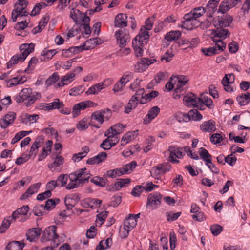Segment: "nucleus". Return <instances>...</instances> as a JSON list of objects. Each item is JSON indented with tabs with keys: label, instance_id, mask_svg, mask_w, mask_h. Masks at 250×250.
I'll list each match as a JSON object with an SVG mask.
<instances>
[{
	"label": "nucleus",
	"instance_id": "obj_63",
	"mask_svg": "<svg viewBox=\"0 0 250 250\" xmlns=\"http://www.w3.org/2000/svg\"><path fill=\"white\" fill-rule=\"evenodd\" d=\"M43 205H38L33 208V212L36 216H41L43 215Z\"/></svg>",
	"mask_w": 250,
	"mask_h": 250
},
{
	"label": "nucleus",
	"instance_id": "obj_39",
	"mask_svg": "<svg viewBox=\"0 0 250 250\" xmlns=\"http://www.w3.org/2000/svg\"><path fill=\"white\" fill-rule=\"evenodd\" d=\"M168 150L170 153V155H172L173 157L175 156L178 158H181L184 155L183 152L182 148L181 147L170 146Z\"/></svg>",
	"mask_w": 250,
	"mask_h": 250
},
{
	"label": "nucleus",
	"instance_id": "obj_60",
	"mask_svg": "<svg viewBox=\"0 0 250 250\" xmlns=\"http://www.w3.org/2000/svg\"><path fill=\"white\" fill-rule=\"evenodd\" d=\"M41 185V183H37L33 184L31 185L26 190L29 192V194H30V195L31 196L34 193L38 192Z\"/></svg>",
	"mask_w": 250,
	"mask_h": 250
},
{
	"label": "nucleus",
	"instance_id": "obj_28",
	"mask_svg": "<svg viewBox=\"0 0 250 250\" xmlns=\"http://www.w3.org/2000/svg\"><path fill=\"white\" fill-rule=\"evenodd\" d=\"M64 163V159L62 156H57L53 162L48 164V167L50 169H53L52 170H56L62 165Z\"/></svg>",
	"mask_w": 250,
	"mask_h": 250
},
{
	"label": "nucleus",
	"instance_id": "obj_47",
	"mask_svg": "<svg viewBox=\"0 0 250 250\" xmlns=\"http://www.w3.org/2000/svg\"><path fill=\"white\" fill-rule=\"evenodd\" d=\"M59 79V76L57 72L53 73L45 81V85L48 87L55 83Z\"/></svg>",
	"mask_w": 250,
	"mask_h": 250
},
{
	"label": "nucleus",
	"instance_id": "obj_15",
	"mask_svg": "<svg viewBox=\"0 0 250 250\" xmlns=\"http://www.w3.org/2000/svg\"><path fill=\"white\" fill-rule=\"evenodd\" d=\"M219 0H210L205 8L209 18H212V15L217 10Z\"/></svg>",
	"mask_w": 250,
	"mask_h": 250
},
{
	"label": "nucleus",
	"instance_id": "obj_3",
	"mask_svg": "<svg viewBox=\"0 0 250 250\" xmlns=\"http://www.w3.org/2000/svg\"><path fill=\"white\" fill-rule=\"evenodd\" d=\"M31 94L32 89L31 88L23 89L15 98L17 103H19L25 101V105L26 106H29L41 97V94L39 93H36L35 95H31Z\"/></svg>",
	"mask_w": 250,
	"mask_h": 250
},
{
	"label": "nucleus",
	"instance_id": "obj_35",
	"mask_svg": "<svg viewBox=\"0 0 250 250\" xmlns=\"http://www.w3.org/2000/svg\"><path fill=\"white\" fill-rule=\"evenodd\" d=\"M131 182L129 178L120 179L119 180L114 183L113 190H119L121 188L126 187Z\"/></svg>",
	"mask_w": 250,
	"mask_h": 250
},
{
	"label": "nucleus",
	"instance_id": "obj_7",
	"mask_svg": "<svg viewBox=\"0 0 250 250\" xmlns=\"http://www.w3.org/2000/svg\"><path fill=\"white\" fill-rule=\"evenodd\" d=\"M115 36L117 43L120 47H124L126 45V43L129 41V34L125 33L122 30H118L115 32Z\"/></svg>",
	"mask_w": 250,
	"mask_h": 250
},
{
	"label": "nucleus",
	"instance_id": "obj_46",
	"mask_svg": "<svg viewBox=\"0 0 250 250\" xmlns=\"http://www.w3.org/2000/svg\"><path fill=\"white\" fill-rule=\"evenodd\" d=\"M212 41L215 43V46L218 52H222L226 48V44L220 39L212 37Z\"/></svg>",
	"mask_w": 250,
	"mask_h": 250
},
{
	"label": "nucleus",
	"instance_id": "obj_38",
	"mask_svg": "<svg viewBox=\"0 0 250 250\" xmlns=\"http://www.w3.org/2000/svg\"><path fill=\"white\" fill-rule=\"evenodd\" d=\"M138 134V130H136L131 132H128L125 135L123 136L121 140L122 145L126 144L128 142L131 140L132 138H134L135 136Z\"/></svg>",
	"mask_w": 250,
	"mask_h": 250
},
{
	"label": "nucleus",
	"instance_id": "obj_6",
	"mask_svg": "<svg viewBox=\"0 0 250 250\" xmlns=\"http://www.w3.org/2000/svg\"><path fill=\"white\" fill-rule=\"evenodd\" d=\"M97 104L91 101H85L81 102L75 104L73 107L72 114L74 117L78 116L82 110H84L87 108L95 107Z\"/></svg>",
	"mask_w": 250,
	"mask_h": 250
},
{
	"label": "nucleus",
	"instance_id": "obj_62",
	"mask_svg": "<svg viewBox=\"0 0 250 250\" xmlns=\"http://www.w3.org/2000/svg\"><path fill=\"white\" fill-rule=\"evenodd\" d=\"M60 186L57 180H51L48 182L46 186L47 191H50L51 192L53 191L56 187Z\"/></svg>",
	"mask_w": 250,
	"mask_h": 250
},
{
	"label": "nucleus",
	"instance_id": "obj_54",
	"mask_svg": "<svg viewBox=\"0 0 250 250\" xmlns=\"http://www.w3.org/2000/svg\"><path fill=\"white\" fill-rule=\"evenodd\" d=\"M38 62V59L36 57H32L30 61L29 62L28 67L24 70L25 72L27 73H30V71L33 70L36 64Z\"/></svg>",
	"mask_w": 250,
	"mask_h": 250
},
{
	"label": "nucleus",
	"instance_id": "obj_9",
	"mask_svg": "<svg viewBox=\"0 0 250 250\" xmlns=\"http://www.w3.org/2000/svg\"><path fill=\"white\" fill-rule=\"evenodd\" d=\"M233 20V17L228 14L224 15L223 17H218L217 21H216L214 22V26L221 27H228L232 22Z\"/></svg>",
	"mask_w": 250,
	"mask_h": 250
},
{
	"label": "nucleus",
	"instance_id": "obj_49",
	"mask_svg": "<svg viewBox=\"0 0 250 250\" xmlns=\"http://www.w3.org/2000/svg\"><path fill=\"white\" fill-rule=\"evenodd\" d=\"M102 89H103L102 87H101L100 83H98L89 87L88 90L86 92V94L87 95L97 94Z\"/></svg>",
	"mask_w": 250,
	"mask_h": 250
},
{
	"label": "nucleus",
	"instance_id": "obj_27",
	"mask_svg": "<svg viewBox=\"0 0 250 250\" xmlns=\"http://www.w3.org/2000/svg\"><path fill=\"white\" fill-rule=\"evenodd\" d=\"M25 246L23 241H14L10 242L6 247V250H22Z\"/></svg>",
	"mask_w": 250,
	"mask_h": 250
},
{
	"label": "nucleus",
	"instance_id": "obj_26",
	"mask_svg": "<svg viewBox=\"0 0 250 250\" xmlns=\"http://www.w3.org/2000/svg\"><path fill=\"white\" fill-rule=\"evenodd\" d=\"M138 102V97L132 96L128 103L125 107V112L127 114L130 112L133 108H134L136 107Z\"/></svg>",
	"mask_w": 250,
	"mask_h": 250
},
{
	"label": "nucleus",
	"instance_id": "obj_53",
	"mask_svg": "<svg viewBox=\"0 0 250 250\" xmlns=\"http://www.w3.org/2000/svg\"><path fill=\"white\" fill-rule=\"evenodd\" d=\"M201 51L206 56H208L219 53L216 47H209L208 48H204L201 49Z\"/></svg>",
	"mask_w": 250,
	"mask_h": 250
},
{
	"label": "nucleus",
	"instance_id": "obj_8",
	"mask_svg": "<svg viewBox=\"0 0 250 250\" xmlns=\"http://www.w3.org/2000/svg\"><path fill=\"white\" fill-rule=\"evenodd\" d=\"M16 115L13 112H9L6 114L0 121V127L5 129L7 128L10 125L12 124L15 119Z\"/></svg>",
	"mask_w": 250,
	"mask_h": 250
},
{
	"label": "nucleus",
	"instance_id": "obj_12",
	"mask_svg": "<svg viewBox=\"0 0 250 250\" xmlns=\"http://www.w3.org/2000/svg\"><path fill=\"white\" fill-rule=\"evenodd\" d=\"M42 230L39 228L30 229L26 233L27 240L30 242H35L41 234Z\"/></svg>",
	"mask_w": 250,
	"mask_h": 250
},
{
	"label": "nucleus",
	"instance_id": "obj_18",
	"mask_svg": "<svg viewBox=\"0 0 250 250\" xmlns=\"http://www.w3.org/2000/svg\"><path fill=\"white\" fill-rule=\"evenodd\" d=\"M149 59L143 58L141 61L135 65L134 71L137 72H142L146 70L148 66L151 64Z\"/></svg>",
	"mask_w": 250,
	"mask_h": 250
},
{
	"label": "nucleus",
	"instance_id": "obj_44",
	"mask_svg": "<svg viewBox=\"0 0 250 250\" xmlns=\"http://www.w3.org/2000/svg\"><path fill=\"white\" fill-rule=\"evenodd\" d=\"M181 36V33L179 31H172L167 33L165 39L168 41H172L177 40Z\"/></svg>",
	"mask_w": 250,
	"mask_h": 250
},
{
	"label": "nucleus",
	"instance_id": "obj_19",
	"mask_svg": "<svg viewBox=\"0 0 250 250\" xmlns=\"http://www.w3.org/2000/svg\"><path fill=\"white\" fill-rule=\"evenodd\" d=\"M106 157V153L102 152L99 153L97 155L88 159L87 160L86 163L89 165L98 164L105 160Z\"/></svg>",
	"mask_w": 250,
	"mask_h": 250
},
{
	"label": "nucleus",
	"instance_id": "obj_50",
	"mask_svg": "<svg viewBox=\"0 0 250 250\" xmlns=\"http://www.w3.org/2000/svg\"><path fill=\"white\" fill-rule=\"evenodd\" d=\"M47 5L44 2H41L36 4L30 14L31 16H34L39 14L41 10L45 8Z\"/></svg>",
	"mask_w": 250,
	"mask_h": 250
},
{
	"label": "nucleus",
	"instance_id": "obj_55",
	"mask_svg": "<svg viewBox=\"0 0 250 250\" xmlns=\"http://www.w3.org/2000/svg\"><path fill=\"white\" fill-rule=\"evenodd\" d=\"M174 56V54L172 53L171 50H168L167 52L163 55V56L161 57V60L162 62H170L173 57Z\"/></svg>",
	"mask_w": 250,
	"mask_h": 250
},
{
	"label": "nucleus",
	"instance_id": "obj_16",
	"mask_svg": "<svg viewBox=\"0 0 250 250\" xmlns=\"http://www.w3.org/2000/svg\"><path fill=\"white\" fill-rule=\"evenodd\" d=\"M200 129L205 132H213L216 129L215 122L209 120L204 122L200 126Z\"/></svg>",
	"mask_w": 250,
	"mask_h": 250
},
{
	"label": "nucleus",
	"instance_id": "obj_41",
	"mask_svg": "<svg viewBox=\"0 0 250 250\" xmlns=\"http://www.w3.org/2000/svg\"><path fill=\"white\" fill-rule=\"evenodd\" d=\"M104 111L101 110L94 112L91 114V119L96 120L101 125L104 121Z\"/></svg>",
	"mask_w": 250,
	"mask_h": 250
},
{
	"label": "nucleus",
	"instance_id": "obj_31",
	"mask_svg": "<svg viewBox=\"0 0 250 250\" xmlns=\"http://www.w3.org/2000/svg\"><path fill=\"white\" fill-rule=\"evenodd\" d=\"M82 152L73 154L72 160L74 162H79L83 158L85 157L89 151V148L88 146H84L82 148Z\"/></svg>",
	"mask_w": 250,
	"mask_h": 250
},
{
	"label": "nucleus",
	"instance_id": "obj_52",
	"mask_svg": "<svg viewBox=\"0 0 250 250\" xmlns=\"http://www.w3.org/2000/svg\"><path fill=\"white\" fill-rule=\"evenodd\" d=\"M192 112H188V113H181L179 115V119L178 120L179 122H188L191 120V117H193Z\"/></svg>",
	"mask_w": 250,
	"mask_h": 250
},
{
	"label": "nucleus",
	"instance_id": "obj_30",
	"mask_svg": "<svg viewBox=\"0 0 250 250\" xmlns=\"http://www.w3.org/2000/svg\"><path fill=\"white\" fill-rule=\"evenodd\" d=\"M236 100L240 106L247 105L250 102V93H242L237 97Z\"/></svg>",
	"mask_w": 250,
	"mask_h": 250
},
{
	"label": "nucleus",
	"instance_id": "obj_17",
	"mask_svg": "<svg viewBox=\"0 0 250 250\" xmlns=\"http://www.w3.org/2000/svg\"><path fill=\"white\" fill-rule=\"evenodd\" d=\"M127 16L126 14L123 13L118 14L115 17L114 21V25L115 27L122 28L126 27L127 25L126 19Z\"/></svg>",
	"mask_w": 250,
	"mask_h": 250
},
{
	"label": "nucleus",
	"instance_id": "obj_59",
	"mask_svg": "<svg viewBox=\"0 0 250 250\" xmlns=\"http://www.w3.org/2000/svg\"><path fill=\"white\" fill-rule=\"evenodd\" d=\"M181 214V212H178L175 213L172 212V211L167 212L166 216L167 220L169 222L174 221L180 216Z\"/></svg>",
	"mask_w": 250,
	"mask_h": 250
},
{
	"label": "nucleus",
	"instance_id": "obj_23",
	"mask_svg": "<svg viewBox=\"0 0 250 250\" xmlns=\"http://www.w3.org/2000/svg\"><path fill=\"white\" fill-rule=\"evenodd\" d=\"M216 29L213 30L212 34H214V37L215 38L218 39L221 38H226L229 36V33L228 29L223 28L224 27H221L219 26L216 27Z\"/></svg>",
	"mask_w": 250,
	"mask_h": 250
},
{
	"label": "nucleus",
	"instance_id": "obj_11",
	"mask_svg": "<svg viewBox=\"0 0 250 250\" xmlns=\"http://www.w3.org/2000/svg\"><path fill=\"white\" fill-rule=\"evenodd\" d=\"M136 224L137 221L134 218H131L129 216L125 220L124 222V229L125 230V232L123 236L124 238H125L128 236L129 232L136 226Z\"/></svg>",
	"mask_w": 250,
	"mask_h": 250
},
{
	"label": "nucleus",
	"instance_id": "obj_4",
	"mask_svg": "<svg viewBox=\"0 0 250 250\" xmlns=\"http://www.w3.org/2000/svg\"><path fill=\"white\" fill-rule=\"evenodd\" d=\"M56 229L57 227L54 225L49 226L46 228L41 237V241L45 242L53 241L54 243H56V240L58 238V235L56 233Z\"/></svg>",
	"mask_w": 250,
	"mask_h": 250
},
{
	"label": "nucleus",
	"instance_id": "obj_14",
	"mask_svg": "<svg viewBox=\"0 0 250 250\" xmlns=\"http://www.w3.org/2000/svg\"><path fill=\"white\" fill-rule=\"evenodd\" d=\"M199 100H200L199 97H197L192 93H188L183 97V102L185 104L188 106H196Z\"/></svg>",
	"mask_w": 250,
	"mask_h": 250
},
{
	"label": "nucleus",
	"instance_id": "obj_51",
	"mask_svg": "<svg viewBox=\"0 0 250 250\" xmlns=\"http://www.w3.org/2000/svg\"><path fill=\"white\" fill-rule=\"evenodd\" d=\"M151 175L154 177L155 179H158L160 177V175L164 174L162 172V168L160 166L158 165L157 166L154 167L151 171H150Z\"/></svg>",
	"mask_w": 250,
	"mask_h": 250
},
{
	"label": "nucleus",
	"instance_id": "obj_21",
	"mask_svg": "<svg viewBox=\"0 0 250 250\" xmlns=\"http://www.w3.org/2000/svg\"><path fill=\"white\" fill-rule=\"evenodd\" d=\"M85 44H83L81 46L70 47L68 49H63L62 50V54H67L66 57H70L72 55L78 53L80 51L83 50H88V48H85Z\"/></svg>",
	"mask_w": 250,
	"mask_h": 250
},
{
	"label": "nucleus",
	"instance_id": "obj_1",
	"mask_svg": "<svg viewBox=\"0 0 250 250\" xmlns=\"http://www.w3.org/2000/svg\"><path fill=\"white\" fill-rule=\"evenodd\" d=\"M90 176L86 168H83L70 173L68 176L67 174H61L57 181L61 183V187L66 186V188L70 190L82 187L85 182H88Z\"/></svg>",
	"mask_w": 250,
	"mask_h": 250
},
{
	"label": "nucleus",
	"instance_id": "obj_56",
	"mask_svg": "<svg viewBox=\"0 0 250 250\" xmlns=\"http://www.w3.org/2000/svg\"><path fill=\"white\" fill-rule=\"evenodd\" d=\"M210 229L214 236H217L222 231L223 227L220 225L214 224L210 226Z\"/></svg>",
	"mask_w": 250,
	"mask_h": 250
},
{
	"label": "nucleus",
	"instance_id": "obj_40",
	"mask_svg": "<svg viewBox=\"0 0 250 250\" xmlns=\"http://www.w3.org/2000/svg\"><path fill=\"white\" fill-rule=\"evenodd\" d=\"M83 14L78 9H72L70 12V16L72 18L76 24H78L79 19L82 18Z\"/></svg>",
	"mask_w": 250,
	"mask_h": 250
},
{
	"label": "nucleus",
	"instance_id": "obj_29",
	"mask_svg": "<svg viewBox=\"0 0 250 250\" xmlns=\"http://www.w3.org/2000/svg\"><path fill=\"white\" fill-rule=\"evenodd\" d=\"M112 139H110V137L106 138L100 145V147L104 150H109L114 146L119 141L118 137H116V142H113Z\"/></svg>",
	"mask_w": 250,
	"mask_h": 250
},
{
	"label": "nucleus",
	"instance_id": "obj_5",
	"mask_svg": "<svg viewBox=\"0 0 250 250\" xmlns=\"http://www.w3.org/2000/svg\"><path fill=\"white\" fill-rule=\"evenodd\" d=\"M162 196L159 192H154L149 194L147 197L146 207L152 209L157 208L161 203Z\"/></svg>",
	"mask_w": 250,
	"mask_h": 250
},
{
	"label": "nucleus",
	"instance_id": "obj_58",
	"mask_svg": "<svg viewBox=\"0 0 250 250\" xmlns=\"http://www.w3.org/2000/svg\"><path fill=\"white\" fill-rule=\"evenodd\" d=\"M210 140L212 144L216 145L223 140V137L219 133H214L210 136Z\"/></svg>",
	"mask_w": 250,
	"mask_h": 250
},
{
	"label": "nucleus",
	"instance_id": "obj_32",
	"mask_svg": "<svg viewBox=\"0 0 250 250\" xmlns=\"http://www.w3.org/2000/svg\"><path fill=\"white\" fill-rule=\"evenodd\" d=\"M199 153L201 158L206 162V165L211 163L212 156L207 149L201 147L199 149Z\"/></svg>",
	"mask_w": 250,
	"mask_h": 250
},
{
	"label": "nucleus",
	"instance_id": "obj_20",
	"mask_svg": "<svg viewBox=\"0 0 250 250\" xmlns=\"http://www.w3.org/2000/svg\"><path fill=\"white\" fill-rule=\"evenodd\" d=\"M145 43L137 41L136 39H134L132 41V47L134 50L135 54L137 57H141L143 54V47Z\"/></svg>",
	"mask_w": 250,
	"mask_h": 250
},
{
	"label": "nucleus",
	"instance_id": "obj_43",
	"mask_svg": "<svg viewBox=\"0 0 250 250\" xmlns=\"http://www.w3.org/2000/svg\"><path fill=\"white\" fill-rule=\"evenodd\" d=\"M60 202L59 198H54L48 199L46 201V204L43 205L44 210H49L51 208H53L55 207L56 205L58 204Z\"/></svg>",
	"mask_w": 250,
	"mask_h": 250
},
{
	"label": "nucleus",
	"instance_id": "obj_33",
	"mask_svg": "<svg viewBox=\"0 0 250 250\" xmlns=\"http://www.w3.org/2000/svg\"><path fill=\"white\" fill-rule=\"evenodd\" d=\"M75 74L74 73H68L61 78V82L57 83V87H62L64 85L70 83L75 77Z\"/></svg>",
	"mask_w": 250,
	"mask_h": 250
},
{
	"label": "nucleus",
	"instance_id": "obj_25",
	"mask_svg": "<svg viewBox=\"0 0 250 250\" xmlns=\"http://www.w3.org/2000/svg\"><path fill=\"white\" fill-rule=\"evenodd\" d=\"M148 30L145 26H142L139 34L134 39H136L137 41H139L140 42L146 44V41L149 38Z\"/></svg>",
	"mask_w": 250,
	"mask_h": 250
},
{
	"label": "nucleus",
	"instance_id": "obj_57",
	"mask_svg": "<svg viewBox=\"0 0 250 250\" xmlns=\"http://www.w3.org/2000/svg\"><path fill=\"white\" fill-rule=\"evenodd\" d=\"M145 190V187L141 185L135 187L131 192V194L134 197H139L141 193Z\"/></svg>",
	"mask_w": 250,
	"mask_h": 250
},
{
	"label": "nucleus",
	"instance_id": "obj_10",
	"mask_svg": "<svg viewBox=\"0 0 250 250\" xmlns=\"http://www.w3.org/2000/svg\"><path fill=\"white\" fill-rule=\"evenodd\" d=\"M185 21L182 22L181 27L183 28L186 29L188 30H192L194 28L197 27L199 26V22L195 19L190 17L189 19L186 18V14L183 17Z\"/></svg>",
	"mask_w": 250,
	"mask_h": 250
},
{
	"label": "nucleus",
	"instance_id": "obj_37",
	"mask_svg": "<svg viewBox=\"0 0 250 250\" xmlns=\"http://www.w3.org/2000/svg\"><path fill=\"white\" fill-rule=\"evenodd\" d=\"M81 199V195L78 193H72L67 195L65 198V201L66 203H70L75 205L78 203Z\"/></svg>",
	"mask_w": 250,
	"mask_h": 250
},
{
	"label": "nucleus",
	"instance_id": "obj_34",
	"mask_svg": "<svg viewBox=\"0 0 250 250\" xmlns=\"http://www.w3.org/2000/svg\"><path fill=\"white\" fill-rule=\"evenodd\" d=\"M176 78L178 80V83L175 91V93H180L181 92L182 87L186 85L188 81V79L187 77L182 75L176 77Z\"/></svg>",
	"mask_w": 250,
	"mask_h": 250
},
{
	"label": "nucleus",
	"instance_id": "obj_22",
	"mask_svg": "<svg viewBox=\"0 0 250 250\" xmlns=\"http://www.w3.org/2000/svg\"><path fill=\"white\" fill-rule=\"evenodd\" d=\"M205 12V8L203 7L195 8L189 13L186 14V18L189 19L190 17H192L197 20V18L201 17Z\"/></svg>",
	"mask_w": 250,
	"mask_h": 250
},
{
	"label": "nucleus",
	"instance_id": "obj_13",
	"mask_svg": "<svg viewBox=\"0 0 250 250\" xmlns=\"http://www.w3.org/2000/svg\"><path fill=\"white\" fill-rule=\"evenodd\" d=\"M160 112V109L157 106H153L148 111L147 114L144 119V124H149L152 120L155 118Z\"/></svg>",
	"mask_w": 250,
	"mask_h": 250
},
{
	"label": "nucleus",
	"instance_id": "obj_64",
	"mask_svg": "<svg viewBox=\"0 0 250 250\" xmlns=\"http://www.w3.org/2000/svg\"><path fill=\"white\" fill-rule=\"evenodd\" d=\"M96 234L97 229L95 226H92L87 230L86 235L88 238H93L96 235Z\"/></svg>",
	"mask_w": 250,
	"mask_h": 250
},
{
	"label": "nucleus",
	"instance_id": "obj_45",
	"mask_svg": "<svg viewBox=\"0 0 250 250\" xmlns=\"http://www.w3.org/2000/svg\"><path fill=\"white\" fill-rule=\"evenodd\" d=\"M64 106L62 102L60 101L59 99H55L53 102L48 103V110H51L56 109H59Z\"/></svg>",
	"mask_w": 250,
	"mask_h": 250
},
{
	"label": "nucleus",
	"instance_id": "obj_36",
	"mask_svg": "<svg viewBox=\"0 0 250 250\" xmlns=\"http://www.w3.org/2000/svg\"><path fill=\"white\" fill-rule=\"evenodd\" d=\"M41 138L40 137H37L35 141L34 142V143L32 144V145L31 146L29 154H28L30 157H31L33 155L35 156L36 154L38 152V148L39 147L41 146L40 143V140Z\"/></svg>",
	"mask_w": 250,
	"mask_h": 250
},
{
	"label": "nucleus",
	"instance_id": "obj_48",
	"mask_svg": "<svg viewBox=\"0 0 250 250\" xmlns=\"http://www.w3.org/2000/svg\"><path fill=\"white\" fill-rule=\"evenodd\" d=\"M199 99L200 100H199V103L201 102V103H203L209 109H212L213 107V102L211 99L203 95L201 97H199Z\"/></svg>",
	"mask_w": 250,
	"mask_h": 250
},
{
	"label": "nucleus",
	"instance_id": "obj_2",
	"mask_svg": "<svg viewBox=\"0 0 250 250\" xmlns=\"http://www.w3.org/2000/svg\"><path fill=\"white\" fill-rule=\"evenodd\" d=\"M35 45L34 43H25L20 45L19 49L21 54H16L13 56L11 60L7 63V68L12 67L18 63V62H23L28 55L34 50Z\"/></svg>",
	"mask_w": 250,
	"mask_h": 250
},
{
	"label": "nucleus",
	"instance_id": "obj_24",
	"mask_svg": "<svg viewBox=\"0 0 250 250\" xmlns=\"http://www.w3.org/2000/svg\"><path fill=\"white\" fill-rule=\"evenodd\" d=\"M20 122L23 124L27 125L28 123H35L39 119V115L33 114L30 115L27 113L22 114L21 117Z\"/></svg>",
	"mask_w": 250,
	"mask_h": 250
},
{
	"label": "nucleus",
	"instance_id": "obj_42",
	"mask_svg": "<svg viewBox=\"0 0 250 250\" xmlns=\"http://www.w3.org/2000/svg\"><path fill=\"white\" fill-rule=\"evenodd\" d=\"M90 182L97 186L104 187L107 182V179L104 177L95 176L90 179Z\"/></svg>",
	"mask_w": 250,
	"mask_h": 250
},
{
	"label": "nucleus",
	"instance_id": "obj_61",
	"mask_svg": "<svg viewBox=\"0 0 250 250\" xmlns=\"http://www.w3.org/2000/svg\"><path fill=\"white\" fill-rule=\"evenodd\" d=\"M121 196H114L109 203V206L116 207L121 203Z\"/></svg>",
	"mask_w": 250,
	"mask_h": 250
}]
</instances>
